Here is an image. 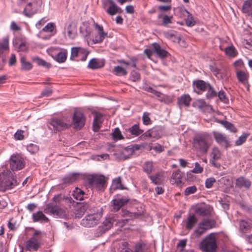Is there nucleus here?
Masks as SVG:
<instances>
[{"label": "nucleus", "mask_w": 252, "mask_h": 252, "mask_svg": "<svg viewBox=\"0 0 252 252\" xmlns=\"http://www.w3.org/2000/svg\"><path fill=\"white\" fill-rule=\"evenodd\" d=\"M252 225L244 220H241L239 223V230L243 233L251 232Z\"/></svg>", "instance_id": "29"}, {"label": "nucleus", "mask_w": 252, "mask_h": 252, "mask_svg": "<svg viewBox=\"0 0 252 252\" xmlns=\"http://www.w3.org/2000/svg\"><path fill=\"white\" fill-rule=\"evenodd\" d=\"M32 219L34 222H47L49 220L48 219L42 211H38L36 213H33L32 215Z\"/></svg>", "instance_id": "26"}, {"label": "nucleus", "mask_w": 252, "mask_h": 252, "mask_svg": "<svg viewBox=\"0 0 252 252\" xmlns=\"http://www.w3.org/2000/svg\"><path fill=\"white\" fill-rule=\"evenodd\" d=\"M94 115V122H93V129L94 131L97 132L99 130L101 125L103 121V115L98 112H93Z\"/></svg>", "instance_id": "17"}, {"label": "nucleus", "mask_w": 252, "mask_h": 252, "mask_svg": "<svg viewBox=\"0 0 252 252\" xmlns=\"http://www.w3.org/2000/svg\"><path fill=\"white\" fill-rule=\"evenodd\" d=\"M182 175L180 171L174 172L170 178V183L172 185H176L179 187L182 186Z\"/></svg>", "instance_id": "21"}, {"label": "nucleus", "mask_w": 252, "mask_h": 252, "mask_svg": "<svg viewBox=\"0 0 252 252\" xmlns=\"http://www.w3.org/2000/svg\"><path fill=\"white\" fill-rule=\"evenodd\" d=\"M207 93L206 94V97L207 98L210 99L217 95V93L214 91L213 88L209 85L207 87Z\"/></svg>", "instance_id": "54"}, {"label": "nucleus", "mask_w": 252, "mask_h": 252, "mask_svg": "<svg viewBox=\"0 0 252 252\" xmlns=\"http://www.w3.org/2000/svg\"><path fill=\"white\" fill-rule=\"evenodd\" d=\"M29 4H31L32 5V7L33 8V11H35L36 12L39 9V8L41 7L42 5V0H33L32 1L29 3Z\"/></svg>", "instance_id": "55"}, {"label": "nucleus", "mask_w": 252, "mask_h": 252, "mask_svg": "<svg viewBox=\"0 0 252 252\" xmlns=\"http://www.w3.org/2000/svg\"><path fill=\"white\" fill-rule=\"evenodd\" d=\"M113 72L116 75L118 76H125L127 73V72L124 68L119 65L114 67Z\"/></svg>", "instance_id": "45"}, {"label": "nucleus", "mask_w": 252, "mask_h": 252, "mask_svg": "<svg viewBox=\"0 0 252 252\" xmlns=\"http://www.w3.org/2000/svg\"><path fill=\"white\" fill-rule=\"evenodd\" d=\"M196 191V188L195 186H191L186 188L185 191V194L186 195H189V194L194 193Z\"/></svg>", "instance_id": "64"}, {"label": "nucleus", "mask_w": 252, "mask_h": 252, "mask_svg": "<svg viewBox=\"0 0 252 252\" xmlns=\"http://www.w3.org/2000/svg\"><path fill=\"white\" fill-rule=\"evenodd\" d=\"M112 187L114 189H123L120 177H118L113 181Z\"/></svg>", "instance_id": "53"}, {"label": "nucleus", "mask_w": 252, "mask_h": 252, "mask_svg": "<svg viewBox=\"0 0 252 252\" xmlns=\"http://www.w3.org/2000/svg\"><path fill=\"white\" fill-rule=\"evenodd\" d=\"M100 218V214L98 213L88 215L82 220L81 224L87 227H93L98 223Z\"/></svg>", "instance_id": "7"}, {"label": "nucleus", "mask_w": 252, "mask_h": 252, "mask_svg": "<svg viewBox=\"0 0 252 252\" xmlns=\"http://www.w3.org/2000/svg\"><path fill=\"white\" fill-rule=\"evenodd\" d=\"M164 36L174 42H178L180 37L178 33L175 31H168L163 32Z\"/></svg>", "instance_id": "23"}, {"label": "nucleus", "mask_w": 252, "mask_h": 252, "mask_svg": "<svg viewBox=\"0 0 252 252\" xmlns=\"http://www.w3.org/2000/svg\"><path fill=\"white\" fill-rule=\"evenodd\" d=\"M170 54L158 46V58L162 61L163 65H166L167 61L170 59Z\"/></svg>", "instance_id": "28"}, {"label": "nucleus", "mask_w": 252, "mask_h": 252, "mask_svg": "<svg viewBox=\"0 0 252 252\" xmlns=\"http://www.w3.org/2000/svg\"><path fill=\"white\" fill-rule=\"evenodd\" d=\"M105 11L109 15L113 16L116 14L117 13L120 12L121 8L118 7L115 2L113 1Z\"/></svg>", "instance_id": "32"}, {"label": "nucleus", "mask_w": 252, "mask_h": 252, "mask_svg": "<svg viewBox=\"0 0 252 252\" xmlns=\"http://www.w3.org/2000/svg\"><path fill=\"white\" fill-rule=\"evenodd\" d=\"M9 164L10 167L13 171L21 170L25 166L24 158L18 154H13L11 156Z\"/></svg>", "instance_id": "6"}, {"label": "nucleus", "mask_w": 252, "mask_h": 252, "mask_svg": "<svg viewBox=\"0 0 252 252\" xmlns=\"http://www.w3.org/2000/svg\"><path fill=\"white\" fill-rule=\"evenodd\" d=\"M203 170V168L198 162L195 163V167L191 170V172L194 173H201Z\"/></svg>", "instance_id": "61"}, {"label": "nucleus", "mask_w": 252, "mask_h": 252, "mask_svg": "<svg viewBox=\"0 0 252 252\" xmlns=\"http://www.w3.org/2000/svg\"><path fill=\"white\" fill-rule=\"evenodd\" d=\"M221 154L218 148L214 147L213 148L210 153V162L215 167L219 168L220 164L216 162L221 158Z\"/></svg>", "instance_id": "10"}, {"label": "nucleus", "mask_w": 252, "mask_h": 252, "mask_svg": "<svg viewBox=\"0 0 252 252\" xmlns=\"http://www.w3.org/2000/svg\"><path fill=\"white\" fill-rule=\"evenodd\" d=\"M221 124L226 129L232 132H236V129L231 123L227 121H222Z\"/></svg>", "instance_id": "57"}, {"label": "nucleus", "mask_w": 252, "mask_h": 252, "mask_svg": "<svg viewBox=\"0 0 252 252\" xmlns=\"http://www.w3.org/2000/svg\"><path fill=\"white\" fill-rule=\"evenodd\" d=\"M50 125L53 126L56 131L64 130L68 128L70 126L60 119H53L51 120Z\"/></svg>", "instance_id": "13"}, {"label": "nucleus", "mask_w": 252, "mask_h": 252, "mask_svg": "<svg viewBox=\"0 0 252 252\" xmlns=\"http://www.w3.org/2000/svg\"><path fill=\"white\" fill-rule=\"evenodd\" d=\"M128 200L125 198L114 199L111 201V211L117 212L126 204Z\"/></svg>", "instance_id": "16"}, {"label": "nucleus", "mask_w": 252, "mask_h": 252, "mask_svg": "<svg viewBox=\"0 0 252 252\" xmlns=\"http://www.w3.org/2000/svg\"><path fill=\"white\" fill-rule=\"evenodd\" d=\"M242 11L244 13L250 15L252 12V0H246L243 5Z\"/></svg>", "instance_id": "37"}, {"label": "nucleus", "mask_w": 252, "mask_h": 252, "mask_svg": "<svg viewBox=\"0 0 252 252\" xmlns=\"http://www.w3.org/2000/svg\"><path fill=\"white\" fill-rule=\"evenodd\" d=\"M21 63H22L21 69L25 70H29L32 68V65L30 62H26L25 57H21Z\"/></svg>", "instance_id": "47"}, {"label": "nucleus", "mask_w": 252, "mask_h": 252, "mask_svg": "<svg viewBox=\"0 0 252 252\" xmlns=\"http://www.w3.org/2000/svg\"><path fill=\"white\" fill-rule=\"evenodd\" d=\"M44 211L46 213H49L56 217H63L65 216L64 210L57 205H54L53 203L47 204Z\"/></svg>", "instance_id": "8"}, {"label": "nucleus", "mask_w": 252, "mask_h": 252, "mask_svg": "<svg viewBox=\"0 0 252 252\" xmlns=\"http://www.w3.org/2000/svg\"><path fill=\"white\" fill-rule=\"evenodd\" d=\"M192 85L194 91L199 94L200 92L204 91L209 84H207L203 80H197L193 81Z\"/></svg>", "instance_id": "20"}, {"label": "nucleus", "mask_w": 252, "mask_h": 252, "mask_svg": "<svg viewBox=\"0 0 252 252\" xmlns=\"http://www.w3.org/2000/svg\"><path fill=\"white\" fill-rule=\"evenodd\" d=\"M45 235L40 230H35L32 237L25 243V249L27 251L36 252L42 244V237Z\"/></svg>", "instance_id": "2"}, {"label": "nucleus", "mask_w": 252, "mask_h": 252, "mask_svg": "<svg viewBox=\"0 0 252 252\" xmlns=\"http://www.w3.org/2000/svg\"><path fill=\"white\" fill-rule=\"evenodd\" d=\"M251 182L244 177H240L236 181V185L240 188L244 187L248 189L251 186Z\"/></svg>", "instance_id": "34"}, {"label": "nucleus", "mask_w": 252, "mask_h": 252, "mask_svg": "<svg viewBox=\"0 0 252 252\" xmlns=\"http://www.w3.org/2000/svg\"><path fill=\"white\" fill-rule=\"evenodd\" d=\"M9 49L8 38L5 37L3 38L2 41H0V66L2 65L5 61L2 54L4 52L8 51Z\"/></svg>", "instance_id": "12"}, {"label": "nucleus", "mask_w": 252, "mask_h": 252, "mask_svg": "<svg viewBox=\"0 0 252 252\" xmlns=\"http://www.w3.org/2000/svg\"><path fill=\"white\" fill-rule=\"evenodd\" d=\"M212 211V208L208 205H204L198 207L195 210L196 214L202 217L210 215Z\"/></svg>", "instance_id": "22"}, {"label": "nucleus", "mask_w": 252, "mask_h": 252, "mask_svg": "<svg viewBox=\"0 0 252 252\" xmlns=\"http://www.w3.org/2000/svg\"><path fill=\"white\" fill-rule=\"evenodd\" d=\"M144 53L147 55L148 57L153 60V57L158 56V43H153L148 49L144 50Z\"/></svg>", "instance_id": "24"}, {"label": "nucleus", "mask_w": 252, "mask_h": 252, "mask_svg": "<svg viewBox=\"0 0 252 252\" xmlns=\"http://www.w3.org/2000/svg\"><path fill=\"white\" fill-rule=\"evenodd\" d=\"M19 183L13 177L10 170L4 171L0 174V191H5L13 189Z\"/></svg>", "instance_id": "3"}, {"label": "nucleus", "mask_w": 252, "mask_h": 252, "mask_svg": "<svg viewBox=\"0 0 252 252\" xmlns=\"http://www.w3.org/2000/svg\"><path fill=\"white\" fill-rule=\"evenodd\" d=\"M74 127L80 129L85 125V118L84 115L79 111H75L73 116Z\"/></svg>", "instance_id": "9"}, {"label": "nucleus", "mask_w": 252, "mask_h": 252, "mask_svg": "<svg viewBox=\"0 0 252 252\" xmlns=\"http://www.w3.org/2000/svg\"><path fill=\"white\" fill-rule=\"evenodd\" d=\"M200 223L203 224V226L207 230L212 228L215 225V221L211 219L204 220Z\"/></svg>", "instance_id": "46"}, {"label": "nucleus", "mask_w": 252, "mask_h": 252, "mask_svg": "<svg viewBox=\"0 0 252 252\" xmlns=\"http://www.w3.org/2000/svg\"><path fill=\"white\" fill-rule=\"evenodd\" d=\"M187 244V240L183 239L179 241L177 246V250L176 252H186L185 248Z\"/></svg>", "instance_id": "49"}, {"label": "nucleus", "mask_w": 252, "mask_h": 252, "mask_svg": "<svg viewBox=\"0 0 252 252\" xmlns=\"http://www.w3.org/2000/svg\"><path fill=\"white\" fill-rule=\"evenodd\" d=\"M81 178V175L78 173H73L68 174L63 179V183L64 184H71L78 180Z\"/></svg>", "instance_id": "25"}, {"label": "nucleus", "mask_w": 252, "mask_h": 252, "mask_svg": "<svg viewBox=\"0 0 252 252\" xmlns=\"http://www.w3.org/2000/svg\"><path fill=\"white\" fill-rule=\"evenodd\" d=\"M128 131L133 135L137 136L141 134L143 130L139 128L138 125H134L131 127H129Z\"/></svg>", "instance_id": "38"}, {"label": "nucleus", "mask_w": 252, "mask_h": 252, "mask_svg": "<svg viewBox=\"0 0 252 252\" xmlns=\"http://www.w3.org/2000/svg\"><path fill=\"white\" fill-rule=\"evenodd\" d=\"M33 8L31 4L28 3L25 7L23 13L27 17H31L36 13L35 11H33Z\"/></svg>", "instance_id": "42"}, {"label": "nucleus", "mask_w": 252, "mask_h": 252, "mask_svg": "<svg viewBox=\"0 0 252 252\" xmlns=\"http://www.w3.org/2000/svg\"><path fill=\"white\" fill-rule=\"evenodd\" d=\"M33 61L39 65L43 66L46 68H50L51 67V64L46 63L44 60H42L38 57L34 58L33 59Z\"/></svg>", "instance_id": "51"}, {"label": "nucleus", "mask_w": 252, "mask_h": 252, "mask_svg": "<svg viewBox=\"0 0 252 252\" xmlns=\"http://www.w3.org/2000/svg\"><path fill=\"white\" fill-rule=\"evenodd\" d=\"M115 221V220L113 216H109L108 218H106L101 226L102 231L105 232L109 229L112 226Z\"/></svg>", "instance_id": "31"}, {"label": "nucleus", "mask_w": 252, "mask_h": 252, "mask_svg": "<svg viewBox=\"0 0 252 252\" xmlns=\"http://www.w3.org/2000/svg\"><path fill=\"white\" fill-rule=\"evenodd\" d=\"M85 192L80 189L76 188L73 191L72 195L76 200L81 201L84 198Z\"/></svg>", "instance_id": "41"}, {"label": "nucleus", "mask_w": 252, "mask_h": 252, "mask_svg": "<svg viewBox=\"0 0 252 252\" xmlns=\"http://www.w3.org/2000/svg\"><path fill=\"white\" fill-rule=\"evenodd\" d=\"M138 149L137 145L136 146H128L125 148L121 152V158L123 159L128 158L134 153L135 150Z\"/></svg>", "instance_id": "18"}, {"label": "nucleus", "mask_w": 252, "mask_h": 252, "mask_svg": "<svg viewBox=\"0 0 252 252\" xmlns=\"http://www.w3.org/2000/svg\"><path fill=\"white\" fill-rule=\"evenodd\" d=\"M13 45L18 52L26 51L28 48L27 43L20 38H15L13 40Z\"/></svg>", "instance_id": "19"}, {"label": "nucleus", "mask_w": 252, "mask_h": 252, "mask_svg": "<svg viewBox=\"0 0 252 252\" xmlns=\"http://www.w3.org/2000/svg\"><path fill=\"white\" fill-rule=\"evenodd\" d=\"M171 9V3H166L165 5H160L158 3V12L165 13Z\"/></svg>", "instance_id": "50"}, {"label": "nucleus", "mask_w": 252, "mask_h": 252, "mask_svg": "<svg viewBox=\"0 0 252 252\" xmlns=\"http://www.w3.org/2000/svg\"><path fill=\"white\" fill-rule=\"evenodd\" d=\"M130 78L133 81L137 82L140 80V75L138 72L133 70L131 72Z\"/></svg>", "instance_id": "62"}, {"label": "nucleus", "mask_w": 252, "mask_h": 252, "mask_svg": "<svg viewBox=\"0 0 252 252\" xmlns=\"http://www.w3.org/2000/svg\"><path fill=\"white\" fill-rule=\"evenodd\" d=\"M236 74L239 81L245 83L247 80L249 76L248 73L241 70H237Z\"/></svg>", "instance_id": "43"}, {"label": "nucleus", "mask_w": 252, "mask_h": 252, "mask_svg": "<svg viewBox=\"0 0 252 252\" xmlns=\"http://www.w3.org/2000/svg\"><path fill=\"white\" fill-rule=\"evenodd\" d=\"M67 51L64 50L63 51L59 52L55 57V60L60 63H64L67 58Z\"/></svg>", "instance_id": "40"}, {"label": "nucleus", "mask_w": 252, "mask_h": 252, "mask_svg": "<svg viewBox=\"0 0 252 252\" xmlns=\"http://www.w3.org/2000/svg\"><path fill=\"white\" fill-rule=\"evenodd\" d=\"M186 11L188 14V17L186 19V24L188 27H192L195 24V21L193 19V16L189 12Z\"/></svg>", "instance_id": "52"}, {"label": "nucleus", "mask_w": 252, "mask_h": 252, "mask_svg": "<svg viewBox=\"0 0 252 252\" xmlns=\"http://www.w3.org/2000/svg\"><path fill=\"white\" fill-rule=\"evenodd\" d=\"M173 18V17L172 15H163L162 17L161 25L166 27H169V25L172 23Z\"/></svg>", "instance_id": "44"}, {"label": "nucleus", "mask_w": 252, "mask_h": 252, "mask_svg": "<svg viewBox=\"0 0 252 252\" xmlns=\"http://www.w3.org/2000/svg\"><path fill=\"white\" fill-rule=\"evenodd\" d=\"M94 26L95 29L98 31V33L99 35V39L96 40V43H100L103 41L105 37L107 35V33H105L103 31V28L102 26H100L97 23H94Z\"/></svg>", "instance_id": "36"}, {"label": "nucleus", "mask_w": 252, "mask_h": 252, "mask_svg": "<svg viewBox=\"0 0 252 252\" xmlns=\"http://www.w3.org/2000/svg\"><path fill=\"white\" fill-rule=\"evenodd\" d=\"M218 96L220 99L223 103H227L228 102V99L226 97L224 92L222 91H219L218 93Z\"/></svg>", "instance_id": "60"}, {"label": "nucleus", "mask_w": 252, "mask_h": 252, "mask_svg": "<svg viewBox=\"0 0 252 252\" xmlns=\"http://www.w3.org/2000/svg\"><path fill=\"white\" fill-rule=\"evenodd\" d=\"M88 208L86 204H79L75 207L74 211V214L76 218H81L85 213Z\"/></svg>", "instance_id": "27"}, {"label": "nucleus", "mask_w": 252, "mask_h": 252, "mask_svg": "<svg viewBox=\"0 0 252 252\" xmlns=\"http://www.w3.org/2000/svg\"><path fill=\"white\" fill-rule=\"evenodd\" d=\"M191 98L189 94H183L178 99V103L180 107L189 105Z\"/></svg>", "instance_id": "30"}, {"label": "nucleus", "mask_w": 252, "mask_h": 252, "mask_svg": "<svg viewBox=\"0 0 252 252\" xmlns=\"http://www.w3.org/2000/svg\"><path fill=\"white\" fill-rule=\"evenodd\" d=\"M213 135L216 142L220 145H223L225 148L230 146V142L224 134L219 132L214 131Z\"/></svg>", "instance_id": "11"}, {"label": "nucleus", "mask_w": 252, "mask_h": 252, "mask_svg": "<svg viewBox=\"0 0 252 252\" xmlns=\"http://www.w3.org/2000/svg\"><path fill=\"white\" fill-rule=\"evenodd\" d=\"M197 219L194 215H189L187 219L183 221V226L188 230H191L196 225Z\"/></svg>", "instance_id": "14"}, {"label": "nucleus", "mask_w": 252, "mask_h": 252, "mask_svg": "<svg viewBox=\"0 0 252 252\" xmlns=\"http://www.w3.org/2000/svg\"><path fill=\"white\" fill-rule=\"evenodd\" d=\"M88 182L92 189L96 190H102L106 184V181L103 176H92L88 178Z\"/></svg>", "instance_id": "5"}, {"label": "nucleus", "mask_w": 252, "mask_h": 252, "mask_svg": "<svg viewBox=\"0 0 252 252\" xmlns=\"http://www.w3.org/2000/svg\"><path fill=\"white\" fill-rule=\"evenodd\" d=\"M24 132V130H18L14 134L15 139L17 140H23L24 138V135H23Z\"/></svg>", "instance_id": "63"}, {"label": "nucleus", "mask_w": 252, "mask_h": 252, "mask_svg": "<svg viewBox=\"0 0 252 252\" xmlns=\"http://www.w3.org/2000/svg\"><path fill=\"white\" fill-rule=\"evenodd\" d=\"M143 169L146 173H150L153 170L152 162L150 161L145 162L143 165Z\"/></svg>", "instance_id": "58"}, {"label": "nucleus", "mask_w": 252, "mask_h": 252, "mask_svg": "<svg viewBox=\"0 0 252 252\" xmlns=\"http://www.w3.org/2000/svg\"><path fill=\"white\" fill-rule=\"evenodd\" d=\"M224 51L226 56L230 58H234L238 55V51L235 47L233 45H230L226 47Z\"/></svg>", "instance_id": "33"}, {"label": "nucleus", "mask_w": 252, "mask_h": 252, "mask_svg": "<svg viewBox=\"0 0 252 252\" xmlns=\"http://www.w3.org/2000/svg\"><path fill=\"white\" fill-rule=\"evenodd\" d=\"M207 231L206 229L203 226V224L199 223L197 227L194 231L193 235L196 237H199Z\"/></svg>", "instance_id": "39"}, {"label": "nucleus", "mask_w": 252, "mask_h": 252, "mask_svg": "<svg viewBox=\"0 0 252 252\" xmlns=\"http://www.w3.org/2000/svg\"><path fill=\"white\" fill-rule=\"evenodd\" d=\"M84 54L83 61H86L89 52L85 49L81 47H73L71 49L70 59L73 60V58L79 57V54Z\"/></svg>", "instance_id": "15"}, {"label": "nucleus", "mask_w": 252, "mask_h": 252, "mask_svg": "<svg viewBox=\"0 0 252 252\" xmlns=\"http://www.w3.org/2000/svg\"><path fill=\"white\" fill-rule=\"evenodd\" d=\"M64 33L70 39H74L77 33L76 28L71 24H69L65 29Z\"/></svg>", "instance_id": "35"}, {"label": "nucleus", "mask_w": 252, "mask_h": 252, "mask_svg": "<svg viewBox=\"0 0 252 252\" xmlns=\"http://www.w3.org/2000/svg\"><path fill=\"white\" fill-rule=\"evenodd\" d=\"M146 136H148L150 137L154 138V141H155L158 139V129L156 127H154L151 129H150L148 131V134H147ZM153 141H154V140Z\"/></svg>", "instance_id": "56"}, {"label": "nucleus", "mask_w": 252, "mask_h": 252, "mask_svg": "<svg viewBox=\"0 0 252 252\" xmlns=\"http://www.w3.org/2000/svg\"><path fill=\"white\" fill-rule=\"evenodd\" d=\"M88 67L93 69H98L101 67L96 59H92L88 63Z\"/></svg>", "instance_id": "48"}, {"label": "nucleus", "mask_w": 252, "mask_h": 252, "mask_svg": "<svg viewBox=\"0 0 252 252\" xmlns=\"http://www.w3.org/2000/svg\"><path fill=\"white\" fill-rule=\"evenodd\" d=\"M213 143L211 136L207 133H200L193 138V145L195 149L206 153Z\"/></svg>", "instance_id": "1"}, {"label": "nucleus", "mask_w": 252, "mask_h": 252, "mask_svg": "<svg viewBox=\"0 0 252 252\" xmlns=\"http://www.w3.org/2000/svg\"><path fill=\"white\" fill-rule=\"evenodd\" d=\"M113 139L115 140H119L123 138L121 132L118 128L115 129L114 132L112 133Z\"/></svg>", "instance_id": "59"}, {"label": "nucleus", "mask_w": 252, "mask_h": 252, "mask_svg": "<svg viewBox=\"0 0 252 252\" xmlns=\"http://www.w3.org/2000/svg\"><path fill=\"white\" fill-rule=\"evenodd\" d=\"M200 249L203 252H215L217 249L216 239L211 233L207 236L200 244Z\"/></svg>", "instance_id": "4"}]
</instances>
